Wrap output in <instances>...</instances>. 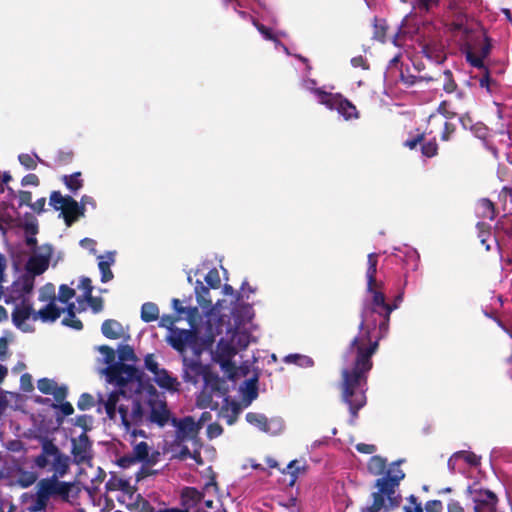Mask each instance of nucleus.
<instances>
[{"label": "nucleus", "instance_id": "21", "mask_svg": "<svg viewBox=\"0 0 512 512\" xmlns=\"http://www.w3.org/2000/svg\"><path fill=\"white\" fill-rule=\"evenodd\" d=\"M372 294V310L379 316L389 320L390 314L395 310L398 305L396 301L393 304L387 303L385 295L380 291V288L368 290Z\"/></svg>", "mask_w": 512, "mask_h": 512}, {"label": "nucleus", "instance_id": "11", "mask_svg": "<svg viewBox=\"0 0 512 512\" xmlns=\"http://www.w3.org/2000/svg\"><path fill=\"white\" fill-rule=\"evenodd\" d=\"M473 26V19L461 10H454L446 23L447 31L460 45L480 38L475 36Z\"/></svg>", "mask_w": 512, "mask_h": 512}, {"label": "nucleus", "instance_id": "3", "mask_svg": "<svg viewBox=\"0 0 512 512\" xmlns=\"http://www.w3.org/2000/svg\"><path fill=\"white\" fill-rule=\"evenodd\" d=\"M403 479L404 474L397 466H394L384 478H378L374 483L377 491L372 493L373 502L362 512H389L398 508L402 501L398 488Z\"/></svg>", "mask_w": 512, "mask_h": 512}, {"label": "nucleus", "instance_id": "2", "mask_svg": "<svg viewBox=\"0 0 512 512\" xmlns=\"http://www.w3.org/2000/svg\"><path fill=\"white\" fill-rule=\"evenodd\" d=\"M99 402L103 404L110 420H115L116 414H119L121 424L127 432H131L134 439L138 436L146 437V433L141 429L131 430L132 427L157 425L162 428L168 424L171 416L167 402L159 398L153 386L146 398L141 395L131 396L119 389L112 391L106 400L100 399Z\"/></svg>", "mask_w": 512, "mask_h": 512}, {"label": "nucleus", "instance_id": "43", "mask_svg": "<svg viewBox=\"0 0 512 512\" xmlns=\"http://www.w3.org/2000/svg\"><path fill=\"white\" fill-rule=\"evenodd\" d=\"M48 497L45 495V493L40 489V487L36 486V494L35 499L30 507V510L32 512H40L47 508L49 503Z\"/></svg>", "mask_w": 512, "mask_h": 512}, {"label": "nucleus", "instance_id": "4", "mask_svg": "<svg viewBox=\"0 0 512 512\" xmlns=\"http://www.w3.org/2000/svg\"><path fill=\"white\" fill-rule=\"evenodd\" d=\"M33 464L39 469L51 472L50 477L63 478L70 471L71 459L52 440L44 439L41 442V452L34 458Z\"/></svg>", "mask_w": 512, "mask_h": 512}, {"label": "nucleus", "instance_id": "39", "mask_svg": "<svg viewBox=\"0 0 512 512\" xmlns=\"http://www.w3.org/2000/svg\"><path fill=\"white\" fill-rule=\"evenodd\" d=\"M422 53L430 60L436 63H442L445 60V54L441 47L436 44H425L422 47Z\"/></svg>", "mask_w": 512, "mask_h": 512}, {"label": "nucleus", "instance_id": "44", "mask_svg": "<svg viewBox=\"0 0 512 512\" xmlns=\"http://www.w3.org/2000/svg\"><path fill=\"white\" fill-rule=\"evenodd\" d=\"M373 39L384 43L386 41V33H387V23L384 19H378L377 17L374 18L373 23Z\"/></svg>", "mask_w": 512, "mask_h": 512}, {"label": "nucleus", "instance_id": "15", "mask_svg": "<svg viewBox=\"0 0 512 512\" xmlns=\"http://www.w3.org/2000/svg\"><path fill=\"white\" fill-rule=\"evenodd\" d=\"M38 299L46 303L37 313L40 320H57L64 312L67 313L66 307H60L57 304L55 286L52 283H47L40 288Z\"/></svg>", "mask_w": 512, "mask_h": 512}, {"label": "nucleus", "instance_id": "48", "mask_svg": "<svg viewBox=\"0 0 512 512\" xmlns=\"http://www.w3.org/2000/svg\"><path fill=\"white\" fill-rule=\"evenodd\" d=\"M284 361L286 363L297 364L300 366H312L313 365V360L310 357L300 355V354H289L284 358Z\"/></svg>", "mask_w": 512, "mask_h": 512}, {"label": "nucleus", "instance_id": "52", "mask_svg": "<svg viewBox=\"0 0 512 512\" xmlns=\"http://www.w3.org/2000/svg\"><path fill=\"white\" fill-rule=\"evenodd\" d=\"M38 479V475L32 471H21L19 473L18 482L23 488L30 487Z\"/></svg>", "mask_w": 512, "mask_h": 512}, {"label": "nucleus", "instance_id": "26", "mask_svg": "<svg viewBox=\"0 0 512 512\" xmlns=\"http://www.w3.org/2000/svg\"><path fill=\"white\" fill-rule=\"evenodd\" d=\"M397 466V468L405 475L403 470L400 468V461L392 462L387 468V461L385 458L375 455L372 456L368 462V470L373 475H382L381 478H384L386 474L394 467Z\"/></svg>", "mask_w": 512, "mask_h": 512}, {"label": "nucleus", "instance_id": "8", "mask_svg": "<svg viewBox=\"0 0 512 512\" xmlns=\"http://www.w3.org/2000/svg\"><path fill=\"white\" fill-rule=\"evenodd\" d=\"M78 289L82 290L83 294L76 298V303H71L66 307L67 315L63 320H73L77 313L87 311L88 309L95 314L103 310V298L93 296L94 287L89 277L83 276L80 279Z\"/></svg>", "mask_w": 512, "mask_h": 512}, {"label": "nucleus", "instance_id": "5", "mask_svg": "<svg viewBox=\"0 0 512 512\" xmlns=\"http://www.w3.org/2000/svg\"><path fill=\"white\" fill-rule=\"evenodd\" d=\"M7 260L0 254V300L6 304L24 303L34 288V277L30 274H22L11 285L4 287L6 280Z\"/></svg>", "mask_w": 512, "mask_h": 512}, {"label": "nucleus", "instance_id": "19", "mask_svg": "<svg viewBox=\"0 0 512 512\" xmlns=\"http://www.w3.org/2000/svg\"><path fill=\"white\" fill-rule=\"evenodd\" d=\"M169 421L177 428L176 441L179 443L195 438L200 430V425L194 421L192 416H185L182 419L170 416Z\"/></svg>", "mask_w": 512, "mask_h": 512}, {"label": "nucleus", "instance_id": "56", "mask_svg": "<svg viewBox=\"0 0 512 512\" xmlns=\"http://www.w3.org/2000/svg\"><path fill=\"white\" fill-rule=\"evenodd\" d=\"M479 85L482 88H486L489 92L492 91V87L497 85L496 81L491 77V72L488 68L483 70V75L479 78Z\"/></svg>", "mask_w": 512, "mask_h": 512}, {"label": "nucleus", "instance_id": "23", "mask_svg": "<svg viewBox=\"0 0 512 512\" xmlns=\"http://www.w3.org/2000/svg\"><path fill=\"white\" fill-rule=\"evenodd\" d=\"M494 233L498 245L505 244L512 238V214H504L498 219Z\"/></svg>", "mask_w": 512, "mask_h": 512}, {"label": "nucleus", "instance_id": "46", "mask_svg": "<svg viewBox=\"0 0 512 512\" xmlns=\"http://www.w3.org/2000/svg\"><path fill=\"white\" fill-rule=\"evenodd\" d=\"M213 396L215 395L208 391L205 387H203V389L197 396V406L200 408H216L218 406L217 403H215V405H212Z\"/></svg>", "mask_w": 512, "mask_h": 512}, {"label": "nucleus", "instance_id": "17", "mask_svg": "<svg viewBox=\"0 0 512 512\" xmlns=\"http://www.w3.org/2000/svg\"><path fill=\"white\" fill-rule=\"evenodd\" d=\"M103 373L107 377V381L116 384L119 387L125 386L128 382L140 380L142 372L135 366L125 363H116L112 366H107Z\"/></svg>", "mask_w": 512, "mask_h": 512}, {"label": "nucleus", "instance_id": "6", "mask_svg": "<svg viewBox=\"0 0 512 512\" xmlns=\"http://www.w3.org/2000/svg\"><path fill=\"white\" fill-rule=\"evenodd\" d=\"M466 508L473 512H497L498 496L480 482H473L464 491Z\"/></svg>", "mask_w": 512, "mask_h": 512}, {"label": "nucleus", "instance_id": "59", "mask_svg": "<svg viewBox=\"0 0 512 512\" xmlns=\"http://www.w3.org/2000/svg\"><path fill=\"white\" fill-rule=\"evenodd\" d=\"M421 152L423 156L427 158L434 157L438 153V145L436 143V140H430L426 143H423L421 146Z\"/></svg>", "mask_w": 512, "mask_h": 512}, {"label": "nucleus", "instance_id": "27", "mask_svg": "<svg viewBox=\"0 0 512 512\" xmlns=\"http://www.w3.org/2000/svg\"><path fill=\"white\" fill-rule=\"evenodd\" d=\"M101 331L108 339H123L130 338L128 326L124 327L121 322H102Z\"/></svg>", "mask_w": 512, "mask_h": 512}, {"label": "nucleus", "instance_id": "62", "mask_svg": "<svg viewBox=\"0 0 512 512\" xmlns=\"http://www.w3.org/2000/svg\"><path fill=\"white\" fill-rule=\"evenodd\" d=\"M480 205L485 211L489 212V215H485V216L488 217L490 220H494L496 217L495 204L488 198H482L480 200Z\"/></svg>", "mask_w": 512, "mask_h": 512}, {"label": "nucleus", "instance_id": "64", "mask_svg": "<svg viewBox=\"0 0 512 512\" xmlns=\"http://www.w3.org/2000/svg\"><path fill=\"white\" fill-rule=\"evenodd\" d=\"M144 365L148 371L153 373V375L157 374V372L160 370L153 354H147L145 356Z\"/></svg>", "mask_w": 512, "mask_h": 512}, {"label": "nucleus", "instance_id": "60", "mask_svg": "<svg viewBox=\"0 0 512 512\" xmlns=\"http://www.w3.org/2000/svg\"><path fill=\"white\" fill-rule=\"evenodd\" d=\"M111 262L108 261H99L98 267L101 272V281L106 283L113 278V272L110 269Z\"/></svg>", "mask_w": 512, "mask_h": 512}, {"label": "nucleus", "instance_id": "12", "mask_svg": "<svg viewBox=\"0 0 512 512\" xmlns=\"http://www.w3.org/2000/svg\"><path fill=\"white\" fill-rule=\"evenodd\" d=\"M194 292L198 307L201 308L206 320H223L221 313H227V308L225 307L226 299H220L213 304L210 297V288L205 286L200 280L196 281Z\"/></svg>", "mask_w": 512, "mask_h": 512}, {"label": "nucleus", "instance_id": "32", "mask_svg": "<svg viewBox=\"0 0 512 512\" xmlns=\"http://www.w3.org/2000/svg\"><path fill=\"white\" fill-rule=\"evenodd\" d=\"M203 494L195 487H185L181 492V503L188 511L202 500Z\"/></svg>", "mask_w": 512, "mask_h": 512}, {"label": "nucleus", "instance_id": "54", "mask_svg": "<svg viewBox=\"0 0 512 512\" xmlns=\"http://www.w3.org/2000/svg\"><path fill=\"white\" fill-rule=\"evenodd\" d=\"M443 89L446 93H453L457 89L453 74L448 69L443 72Z\"/></svg>", "mask_w": 512, "mask_h": 512}, {"label": "nucleus", "instance_id": "31", "mask_svg": "<svg viewBox=\"0 0 512 512\" xmlns=\"http://www.w3.org/2000/svg\"><path fill=\"white\" fill-rule=\"evenodd\" d=\"M105 487L108 491H122L127 495H133L135 489L131 486L128 479L118 477L112 474L109 480L106 482Z\"/></svg>", "mask_w": 512, "mask_h": 512}, {"label": "nucleus", "instance_id": "61", "mask_svg": "<svg viewBox=\"0 0 512 512\" xmlns=\"http://www.w3.org/2000/svg\"><path fill=\"white\" fill-rule=\"evenodd\" d=\"M407 500L409 504L403 507L404 512H424L422 504L418 502V498L415 495H410Z\"/></svg>", "mask_w": 512, "mask_h": 512}, {"label": "nucleus", "instance_id": "16", "mask_svg": "<svg viewBox=\"0 0 512 512\" xmlns=\"http://www.w3.org/2000/svg\"><path fill=\"white\" fill-rule=\"evenodd\" d=\"M173 314H164L160 320H203L199 307L192 304V296L171 300Z\"/></svg>", "mask_w": 512, "mask_h": 512}, {"label": "nucleus", "instance_id": "55", "mask_svg": "<svg viewBox=\"0 0 512 512\" xmlns=\"http://www.w3.org/2000/svg\"><path fill=\"white\" fill-rule=\"evenodd\" d=\"M118 357L120 362L123 363L124 361H134L136 359L134 350L129 345H123L118 348Z\"/></svg>", "mask_w": 512, "mask_h": 512}, {"label": "nucleus", "instance_id": "22", "mask_svg": "<svg viewBox=\"0 0 512 512\" xmlns=\"http://www.w3.org/2000/svg\"><path fill=\"white\" fill-rule=\"evenodd\" d=\"M37 388L45 395H53L56 402L64 401L68 394L66 386H58L54 380L49 378L39 379L37 382Z\"/></svg>", "mask_w": 512, "mask_h": 512}, {"label": "nucleus", "instance_id": "58", "mask_svg": "<svg viewBox=\"0 0 512 512\" xmlns=\"http://www.w3.org/2000/svg\"><path fill=\"white\" fill-rule=\"evenodd\" d=\"M68 201V196H62L59 191H53L50 195L49 204L53 206L56 210H62L65 203Z\"/></svg>", "mask_w": 512, "mask_h": 512}, {"label": "nucleus", "instance_id": "40", "mask_svg": "<svg viewBox=\"0 0 512 512\" xmlns=\"http://www.w3.org/2000/svg\"><path fill=\"white\" fill-rule=\"evenodd\" d=\"M133 456L141 462L148 464H155L156 460L149 459V446L146 442L142 441L137 443L133 448Z\"/></svg>", "mask_w": 512, "mask_h": 512}, {"label": "nucleus", "instance_id": "38", "mask_svg": "<svg viewBox=\"0 0 512 512\" xmlns=\"http://www.w3.org/2000/svg\"><path fill=\"white\" fill-rule=\"evenodd\" d=\"M246 421L253 426H256L261 431L268 433L270 431L268 418L260 413L249 412L245 416Z\"/></svg>", "mask_w": 512, "mask_h": 512}, {"label": "nucleus", "instance_id": "10", "mask_svg": "<svg viewBox=\"0 0 512 512\" xmlns=\"http://www.w3.org/2000/svg\"><path fill=\"white\" fill-rule=\"evenodd\" d=\"M176 322H159V326L169 330L168 343L178 352H183L188 345H193L198 339V327L202 322H188L190 329L175 327Z\"/></svg>", "mask_w": 512, "mask_h": 512}, {"label": "nucleus", "instance_id": "57", "mask_svg": "<svg viewBox=\"0 0 512 512\" xmlns=\"http://www.w3.org/2000/svg\"><path fill=\"white\" fill-rule=\"evenodd\" d=\"M95 404L94 397L89 393H82L78 399L77 407L85 411L91 409Z\"/></svg>", "mask_w": 512, "mask_h": 512}, {"label": "nucleus", "instance_id": "41", "mask_svg": "<svg viewBox=\"0 0 512 512\" xmlns=\"http://www.w3.org/2000/svg\"><path fill=\"white\" fill-rule=\"evenodd\" d=\"M80 177L81 172H75L71 175H64L62 176V182L72 193H76L83 187V180Z\"/></svg>", "mask_w": 512, "mask_h": 512}, {"label": "nucleus", "instance_id": "30", "mask_svg": "<svg viewBox=\"0 0 512 512\" xmlns=\"http://www.w3.org/2000/svg\"><path fill=\"white\" fill-rule=\"evenodd\" d=\"M367 264H368L367 271H366L367 290H373L374 288H381L382 284L377 282V280H376L378 254L377 253L368 254Z\"/></svg>", "mask_w": 512, "mask_h": 512}, {"label": "nucleus", "instance_id": "9", "mask_svg": "<svg viewBox=\"0 0 512 512\" xmlns=\"http://www.w3.org/2000/svg\"><path fill=\"white\" fill-rule=\"evenodd\" d=\"M222 293L226 299L227 313H221L224 320H253L255 313L252 304L241 301V295L231 285L224 284Z\"/></svg>", "mask_w": 512, "mask_h": 512}, {"label": "nucleus", "instance_id": "45", "mask_svg": "<svg viewBox=\"0 0 512 512\" xmlns=\"http://www.w3.org/2000/svg\"><path fill=\"white\" fill-rule=\"evenodd\" d=\"M75 290L71 287H69L68 285L66 284H62L60 285L59 287V294L57 296V303H61L63 306L62 307H67L69 304H71L72 302H70V300L75 296Z\"/></svg>", "mask_w": 512, "mask_h": 512}, {"label": "nucleus", "instance_id": "53", "mask_svg": "<svg viewBox=\"0 0 512 512\" xmlns=\"http://www.w3.org/2000/svg\"><path fill=\"white\" fill-rule=\"evenodd\" d=\"M204 279L209 288L218 289L220 287V275L216 268L209 270Z\"/></svg>", "mask_w": 512, "mask_h": 512}, {"label": "nucleus", "instance_id": "24", "mask_svg": "<svg viewBox=\"0 0 512 512\" xmlns=\"http://www.w3.org/2000/svg\"><path fill=\"white\" fill-rule=\"evenodd\" d=\"M244 322H235V327L231 333L229 341L238 349V351L245 350L251 342H255L256 339L252 334L242 327Z\"/></svg>", "mask_w": 512, "mask_h": 512}, {"label": "nucleus", "instance_id": "49", "mask_svg": "<svg viewBox=\"0 0 512 512\" xmlns=\"http://www.w3.org/2000/svg\"><path fill=\"white\" fill-rule=\"evenodd\" d=\"M476 226L478 229V237L480 239L481 244L485 246V249L487 251H489L490 245L487 243V240L490 237V225L484 222H478Z\"/></svg>", "mask_w": 512, "mask_h": 512}, {"label": "nucleus", "instance_id": "36", "mask_svg": "<svg viewBox=\"0 0 512 512\" xmlns=\"http://www.w3.org/2000/svg\"><path fill=\"white\" fill-rule=\"evenodd\" d=\"M13 305L14 308L11 320H28L30 318L33 308L29 303V300L24 301V303H16Z\"/></svg>", "mask_w": 512, "mask_h": 512}, {"label": "nucleus", "instance_id": "34", "mask_svg": "<svg viewBox=\"0 0 512 512\" xmlns=\"http://www.w3.org/2000/svg\"><path fill=\"white\" fill-rule=\"evenodd\" d=\"M26 267L28 271L26 274H30L35 278L36 275L44 273L48 268V260L41 256L31 257Z\"/></svg>", "mask_w": 512, "mask_h": 512}, {"label": "nucleus", "instance_id": "51", "mask_svg": "<svg viewBox=\"0 0 512 512\" xmlns=\"http://www.w3.org/2000/svg\"><path fill=\"white\" fill-rule=\"evenodd\" d=\"M439 0H414L412 3L413 8L418 9L420 12L428 13L433 8L439 6Z\"/></svg>", "mask_w": 512, "mask_h": 512}, {"label": "nucleus", "instance_id": "18", "mask_svg": "<svg viewBox=\"0 0 512 512\" xmlns=\"http://www.w3.org/2000/svg\"><path fill=\"white\" fill-rule=\"evenodd\" d=\"M71 454L73 462L77 465H90L93 459L92 441L86 432H82L77 438L71 439Z\"/></svg>", "mask_w": 512, "mask_h": 512}, {"label": "nucleus", "instance_id": "47", "mask_svg": "<svg viewBox=\"0 0 512 512\" xmlns=\"http://www.w3.org/2000/svg\"><path fill=\"white\" fill-rule=\"evenodd\" d=\"M74 152L72 150H59L55 156V164L57 166H66L72 163Z\"/></svg>", "mask_w": 512, "mask_h": 512}, {"label": "nucleus", "instance_id": "20", "mask_svg": "<svg viewBox=\"0 0 512 512\" xmlns=\"http://www.w3.org/2000/svg\"><path fill=\"white\" fill-rule=\"evenodd\" d=\"M182 361L184 382L195 385L199 382L200 377L205 381V375L210 371L209 366L202 364L199 360L188 359L187 357H183Z\"/></svg>", "mask_w": 512, "mask_h": 512}, {"label": "nucleus", "instance_id": "50", "mask_svg": "<svg viewBox=\"0 0 512 512\" xmlns=\"http://www.w3.org/2000/svg\"><path fill=\"white\" fill-rule=\"evenodd\" d=\"M98 351L104 356L103 362L107 364V366L115 365L116 354L115 350L108 345H101L98 347Z\"/></svg>", "mask_w": 512, "mask_h": 512}, {"label": "nucleus", "instance_id": "28", "mask_svg": "<svg viewBox=\"0 0 512 512\" xmlns=\"http://www.w3.org/2000/svg\"><path fill=\"white\" fill-rule=\"evenodd\" d=\"M83 214V208L71 196L62 208V215L67 226H71L80 215Z\"/></svg>", "mask_w": 512, "mask_h": 512}, {"label": "nucleus", "instance_id": "1", "mask_svg": "<svg viewBox=\"0 0 512 512\" xmlns=\"http://www.w3.org/2000/svg\"><path fill=\"white\" fill-rule=\"evenodd\" d=\"M389 322H360L358 333L353 337L343 354L344 367L341 371V399L348 406L352 420L366 405L368 375L373 368L372 356L379 348L382 333Z\"/></svg>", "mask_w": 512, "mask_h": 512}, {"label": "nucleus", "instance_id": "42", "mask_svg": "<svg viewBox=\"0 0 512 512\" xmlns=\"http://www.w3.org/2000/svg\"><path fill=\"white\" fill-rule=\"evenodd\" d=\"M159 308L153 302H146L141 307V320H160Z\"/></svg>", "mask_w": 512, "mask_h": 512}, {"label": "nucleus", "instance_id": "63", "mask_svg": "<svg viewBox=\"0 0 512 512\" xmlns=\"http://www.w3.org/2000/svg\"><path fill=\"white\" fill-rule=\"evenodd\" d=\"M18 160L26 169L35 170L37 167V161L29 154H20Z\"/></svg>", "mask_w": 512, "mask_h": 512}, {"label": "nucleus", "instance_id": "13", "mask_svg": "<svg viewBox=\"0 0 512 512\" xmlns=\"http://www.w3.org/2000/svg\"><path fill=\"white\" fill-rule=\"evenodd\" d=\"M314 93L317 95L321 104L331 110H337L346 120L357 119L359 117L356 106L341 94L329 93L320 88H316Z\"/></svg>", "mask_w": 512, "mask_h": 512}, {"label": "nucleus", "instance_id": "7", "mask_svg": "<svg viewBox=\"0 0 512 512\" xmlns=\"http://www.w3.org/2000/svg\"><path fill=\"white\" fill-rule=\"evenodd\" d=\"M37 485L49 500L72 503L81 492L79 482L62 481L59 477H46L38 481Z\"/></svg>", "mask_w": 512, "mask_h": 512}, {"label": "nucleus", "instance_id": "33", "mask_svg": "<svg viewBox=\"0 0 512 512\" xmlns=\"http://www.w3.org/2000/svg\"><path fill=\"white\" fill-rule=\"evenodd\" d=\"M461 47L463 48V51L466 54L467 62L470 63L471 66L482 70H485V68H487L484 64L485 59L474 51L475 47L472 41L461 44Z\"/></svg>", "mask_w": 512, "mask_h": 512}, {"label": "nucleus", "instance_id": "35", "mask_svg": "<svg viewBox=\"0 0 512 512\" xmlns=\"http://www.w3.org/2000/svg\"><path fill=\"white\" fill-rule=\"evenodd\" d=\"M475 36H479L480 38L472 40V43L474 44L475 47L474 50L477 54H479L481 57L485 59L491 52V40L486 35L475 34Z\"/></svg>", "mask_w": 512, "mask_h": 512}, {"label": "nucleus", "instance_id": "14", "mask_svg": "<svg viewBox=\"0 0 512 512\" xmlns=\"http://www.w3.org/2000/svg\"><path fill=\"white\" fill-rule=\"evenodd\" d=\"M238 349L228 339L221 338L216 344L213 352V361L219 364L221 370L229 379H233L237 375V366L233 358L238 353Z\"/></svg>", "mask_w": 512, "mask_h": 512}, {"label": "nucleus", "instance_id": "25", "mask_svg": "<svg viewBox=\"0 0 512 512\" xmlns=\"http://www.w3.org/2000/svg\"><path fill=\"white\" fill-rule=\"evenodd\" d=\"M204 387L215 396L224 398L228 393V387L224 379L211 370L205 375Z\"/></svg>", "mask_w": 512, "mask_h": 512}, {"label": "nucleus", "instance_id": "29", "mask_svg": "<svg viewBox=\"0 0 512 512\" xmlns=\"http://www.w3.org/2000/svg\"><path fill=\"white\" fill-rule=\"evenodd\" d=\"M154 381L160 388L173 392L179 391V381L176 377L171 376L166 369H160L157 374L154 375Z\"/></svg>", "mask_w": 512, "mask_h": 512}, {"label": "nucleus", "instance_id": "37", "mask_svg": "<svg viewBox=\"0 0 512 512\" xmlns=\"http://www.w3.org/2000/svg\"><path fill=\"white\" fill-rule=\"evenodd\" d=\"M453 459H463L470 466L476 467L480 465V457L473 452L469 451H458L452 455V457L448 460V466L453 471L454 467L452 466Z\"/></svg>", "mask_w": 512, "mask_h": 512}]
</instances>
